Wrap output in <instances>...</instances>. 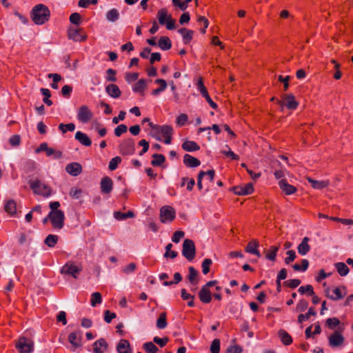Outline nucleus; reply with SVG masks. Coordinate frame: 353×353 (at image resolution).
<instances>
[{
    "mask_svg": "<svg viewBox=\"0 0 353 353\" xmlns=\"http://www.w3.org/2000/svg\"><path fill=\"white\" fill-rule=\"evenodd\" d=\"M31 14L34 23L42 25L49 20L50 12L46 6L39 3L32 8Z\"/></svg>",
    "mask_w": 353,
    "mask_h": 353,
    "instance_id": "f257e3e1",
    "label": "nucleus"
},
{
    "mask_svg": "<svg viewBox=\"0 0 353 353\" xmlns=\"http://www.w3.org/2000/svg\"><path fill=\"white\" fill-rule=\"evenodd\" d=\"M48 218H50V223L54 229L61 230L63 228L65 215L63 211H50Z\"/></svg>",
    "mask_w": 353,
    "mask_h": 353,
    "instance_id": "f03ea898",
    "label": "nucleus"
},
{
    "mask_svg": "<svg viewBox=\"0 0 353 353\" xmlns=\"http://www.w3.org/2000/svg\"><path fill=\"white\" fill-rule=\"evenodd\" d=\"M218 283L217 281H210L207 282L202 288H201L198 296L199 300L203 303H209L212 301V292L210 290V288L215 285Z\"/></svg>",
    "mask_w": 353,
    "mask_h": 353,
    "instance_id": "7ed1b4c3",
    "label": "nucleus"
},
{
    "mask_svg": "<svg viewBox=\"0 0 353 353\" xmlns=\"http://www.w3.org/2000/svg\"><path fill=\"white\" fill-rule=\"evenodd\" d=\"M182 254L189 261H191L194 259L196 248L192 240L189 239L184 240L183 243Z\"/></svg>",
    "mask_w": 353,
    "mask_h": 353,
    "instance_id": "20e7f679",
    "label": "nucleus"
},
{
    "mask_svg": "<svg viewBox=\"0 0 353 353\" xmlns=\"http://www.w3.org/2000/svg\"><path fill=\"white\" fill-rule=\"evenodd\" d=\"M30 188L35 194L48 197L52 193V189L48 185L40 181H34L30 183Z\"/></svg>",
    "mask_w": 353,
    "mask_h": 353,
    "instance_id": "39448f33",
    "label": "nucleus"
},
{
    "mask_svg": "<svg viewBox=\"0 0 353 353\" xmlns=\"http://www.w3.org/2000/svg\"><path fill=\"white\" fill-rule=\"evenodd\" d=\"M67 35L69 39L75 42H83L88 38L87 34L83 28H68Z\"/></svg>",
    "mask_w": 353,
    "mask_h": 353,
    "instance_id": "423d86ee",
    "label": "nucleus"
},
{
    "mask_svg": "<svg viewBox=\"0 0 353 353\" xmlns=\"http://www.w3.org/2000/svg\"><path fill=\"white\" fill-rule=\"evenodd\" d=\"M81 270V265H76L73 262L68 261L62 267L61 273L63 274L71 275L74 279H77L78 275Z\"/></svg>",
    "mask_w": 353,
    "mask_h": 353,
    "instance_id": "0eeeda50",
    "label": "nucleus"
},
{
    "mask_svg": "<svg viewBox=\"0 0 353 353\" xmlns=\"http://www.w3.org/2000/svg\"><path fill=\"white\" fill-rule=\"evenodd\" d=\"M20 353H30L33 351L34 343L30 339L21 337L15 345Z\"/></svg>",
    "mask_w": 353,
    "mask_h": 353,
    "instance_id": "6e6552de",
    "label": "nucleus"
},
{
    "mask_svg": "<svg viewBox=\"0 0 353 353\" xmlns=\"http://www.w3.org/2000/svg\"><path fill=\"white\" fill-rule=\"evenodd\" d=\"M119 152L122 155H132L135 152L134 140L131 138L123 140L119 145Z\"/></svg>",
    "mask_w": 353,
    "mask_h": 353,
    "instance_id": "1a4fd4ad",
    "label": "nucleus"
},
{
    "mask_svg": "<svg viewBox=\"0 0 353 353\" xmlns=\"http://www.w3.org/2000/svg\"><path fill=\"white\" fill-rule=\"evenodd\" d=\"M93 117V113L91 110L85 105L79 107L77 113L78 120L83 123H86L90 122Z\"/></svg>",
    "mask_w": 353,
    "mask_h": 353,
    "instance_id": "9d476101",
    "label": "nucleus"
},
{
    "mask_svg": "<svg viewBox=\"0 0 353 353\" xmlns=\"http://www.w3.org/2000/svg\"><path fill=\"white\" fill-rule=\"evenodd\" d=\"M176 216V212L170 206L162 207L160 210V219L162 223L172 222Z\"/></svg>",
    "mask_w": 353,
    "mask_h": 353,
    "instance_id": "9b49d317",
    "label": "nucleus"
},
{
    "mask_svg": "<svg viewBox=\"0 0 353 353\" xmlns=\"http://www.w3.org/2000/svg\"><path fill=\"white\" fill-rule=\"evenodd\" d=\"M344 341L345 338L339 331H335L328 337L329 345L332 347H341L344 343Z\"/></svg>",
    "mask_w": 353,
    "mask_h": 353,
    "instance_id": "f8f14e48",
    "label": "nucleus"
},
{
    "mask_svg": "<svg viewBox=\"0 0 353 353\" xmlns=\"http://www.w3.org/2000/svg\"><path fill=\"white\" fill-rule=\"evenodd\" d=\"M196 87L202 96L206 99L210 107L213 109H216L217 108V105L212 100L211 97H210L208 90L203 84V79L201 77L199 79L196 83Z\"/></svg>",
    "mask_w": 353,
    "mask_h": 353,
    "instance_id": "ddd939ff",
    "label": "nucleus"
},
{
    "mask_svg": "<svg viewBox=\"0 0 353 353\" xmlns=\"http://www.w3.org/2000/svg\"><path fill=\"white\" fill-rule=\"evenodd\" d=\"M330 288H327L325 290L326 296L332 300L337 301L343 299L346 295V288L345 286L336 287L333 290V293L335 296L329 294Z\"/></svg>",
    "mask_w": 353,
    "mask_h": 353,
    "instance_id": "4468645a",
    "label": "nucleus"
},
{
    "mask_svg": "<svg viewBox=\"0 0 353 353\" xmlns=\"http://www.w3.org/2000/svg\"><path fill=\"white\" fill-rule=\"evenodd\" d=\"M233 192L236 195H248L254 192L253 185L251 183L243 185H237L233 187Z\"/></svg>",
    "mask_w": 353,
    "mask_h": 353,
    "instance_id": "2eb2a0df",
    "label": "nucleus"
},
{
    "mask_svg": "<svg viewBox=\"0 0 353 353\" xmlns=\"http://www.w3.org/2000/svg\"><path fill=\"white\" fill-rule=\"evenodd\" d=\"M100 188L102 194H110L113 188V181L109 176H104L101 179Z\"/></svg>",
    "mask_w": 353,
    "mask_h": 353,
    "instance_id": "dca6fc26",
    "label": "nucleus"
},
{
    "mask_svg": "<svg viewBox=\"0 0 353 353\" xmlns=\"http://www.w3.org/2000/svg\"><path fill=\"white\" fill-rule=\"evenodd\" d=\"M92 346L93 353H104L108 347V344L105 339L101 338L96 341Z\"/></svg>",
    "mask_w": 353,
    "mask_h": 353,
    "instance_id": "f3484780",
    "label": "nucleus"
},
{
    "mask_svg": "<svg viewBox=\"0 0 353 353\" xmlns=\"http://www.w3.org/2000/svg\"><path fill=\"white\" fill-rule=\"evenodd\" d=\"M66 172L72 176H77L82 172V166L79 163H71L66 165Z\"/></svg>",
    "mask_w": 353,
    "mask_h": 353,
    "instance_id": "a211bd4d",
    "label": "nucleus"
},
{
    "mask_svg": "<svg viewBox=\"0 0 353 353\" xmlns=\"http://www.w3.org/2000/svg\"><path fill=\"white\" fill-rule=\"evenodd\" d=\"M173 134V128L170 125H161V135H162L165 140V144H170L172 141V135Z\"/></svg>",
    "mask_w": 353,
    "mask_h": 353,
    "instance_id": "6ab92c4d",
    "label": "nucleus"
},
{
    "mask_svg": "<svg viewBox=\"0 0 353 353\" xmlns=\"http://www.w3.org/2000/svg\"><path fill=\"white\" fill-rule=\"evenodd\" d=\"M283 105H285L290 110H295L298 107L299 103L295 100L292 94H288L283 97Z\"/></svg>",
    "mask_w": 353,
    "mask_h": 353,
    "instance_id": "aec40b11",
    "label": "nucleus"
},
{
    "mask_svg": "<svg viewBox=\"0 0 353 353\" xmlns=\"http://www.w3.org/2000/svg\"><path fill=\"white\" fill-rule=\"evenodd\" d=\"M280 188L286 195H291L297 191L295 186L289 184L286 179H281L279 182Z\"/></svg>",
    "mask_w": 353,
    "mask_h": 353,
    "instance_id": "412c9836",
    "label": "nucleus"
},
{
    "mask_svg": "<svg viewBox=\"0 0 353 353\" xmlns=\"http://www.w3.org/2000/svg\"><path fill=\"white\" fill-rule=\"evenodd\" d=\"M259 243L257 240L253 239L250 241L245 247V252L250 254L256 255L258 257L261 256V254L258 250Z\"/></svg>",
    "mask_w": 353,
    "mask_h": 353,
    "instance_id": "4be33fe9",
    "label": "nucleus"
},
{
    "mask_svg": "<svg viewBox=\"0 0 353 353\" xmlns=\"http://www.w3.org/2000/svg\"><path fill=\"white\" fill-rule=\"evenodd\" d=\"M105 92L112 98H119L121 95V92L119 86L116 84L111 83L105 87Z\"/></svg>",
    "mask_w": 353,
    "mask_h": 353,
    "instance_id": "5701e85b",
    "label": "nucleus"
},
{
    "mask_svg": "<svg viewBox=\"0 0 353 353\" xmlns=\"http://www.w3.org/2000/svg\"><path fill=\"white\" fill-rule=\"evenodd\" d=\"M183 163L188 168H196L201 165V161L198 159L188 154L184 155Z\"/></svg>",
    "mask_w": 353,
    "mask_h": 353,
    "instance_id": "b1692460",
    "label": "nucleus"
},
{
    "mask_svg": "<svg viewBox=\"0 0 353 353\" xmlns=\"http://www.w3.org/2000/svg\"><path fill=\"white\" fill-rule=\"evenodd\" d=\"M68 341L74 348H78L81 346V333L73 332L68 336Z\"/></svg>",
    "mask_w": 353,
    "mask_h": 353,
    "instance_id": "393cba45",
    "label": "nucleus"
},
{
    "mask_svg": "<svg viewBox=\"0 0 353 353\" xmlns=\"http://www.w3.org/2000/svg\"><path fill=\"white\" fill-rule=\"evenodd\" d=\"M75 139L84 146H90L92 144L91 139L88 137V136L80 131L76 132Z\"/></svg>",
    "mask_w": 353,
    "mask_h": 353,
    "instance_id": "a878e982",
    "label": "nucleus"
},
{
    "mask_svg": "<svg viewBox=\"0 0 353 353\" xmlns=\"http://www.w3.org/2000/svg\"><path fill=\"white\" fill-rule=\"evenodd\" d=\"M310 239L308 237H304L301 243L298 245V252L301 255H305L310 250V246L308 243Z\"/></svg>",
    "mask_w": 353,
    "mask_h": 353,
    "instance_id": "bb28decb",
    "label": "nucleus"
},
{
    "mask_svg": "<svg viewBox=\"0 0 353 353\" xmlns=\"http://www.w3.org/2000/svg\"><path fill=\"white\" fill-rule=\"evenodd\" d=\"M117 350L119 353H130L131 349L129 341L125 339L120 340Z\"/></svg>",
    "mask_w": 353,
    "mask_h": 353,
    "instance_id": "cd10ccee",
    "label": "nucleus"
},
{
    "mask_svg": "<svg viewBox=\"0 0 353 353\" xmlns=\"http://www.w3.org/2000/svg\"><path fill=\"white\" fill-rule=\"evenodd\" d=\"M181 147L187 152L198 151L200 149V146L193 141H185Z\"/></svg>",
    "mask_w": 353,
    "mask_h": 353,
    "instance_id": "c85d7f7f",
    "label": "nucleus"
},
{
    "mask_svg": "<svg viewBox=\"0 0 353 353\" xmlns=\"http://www.w3.org/2000/svg\"><path fill=\"white\" fill-rule=\"evenodd\" d=\"M178 32L182 35L185 44L189 43L192 41L194 35L193 30L182 28L179 29Z\"/></svg>",
    "mask_w": 353,
    "mask_h": 353,
    "instance_id": "c756f323",
    "label": "nucleus"
},
{
    "mask_svg": "<svg viewBox=\"0 0 353 353\" xmlns=\"http://www.w3.org/2000/svg\"><path fill=\"white\" fill-rule=\"evenodd\" d=\"M307 179L308 182L310 183L312 187L314 189L321 190L327 188L329 185V182L327 181H316L310 177Z\"/></svg>",
    "mask_w": 353,
    "mask_h": 353,
    "instance_id": "7c9ffc66",
    "label": "nucleus"
},
{
    "mask_svg": "<svg viewBox=\"0 0 353 353\" xmlns=\"http://www.w3.org/2000/svg\"><path fill=\"white\" fill-rule=\"evenodd\" d=\"M188 280L192 285H196L199 283L198 279V272L197 270L192 266L188 268Z\"/></svg>",
    "mask_w": 353,
    "mask_h": 353,
    "instance_id": "2f4dec72",
    "label": "nucleus"
},
{
    "mask_svg": "<svg viewBox=\"0 0 353 353\" xmlns=\"http://www.w3.org/2000/svg\"><path fill=\"white\" fill-rule=\"evenodd\" d=\"M149 126L151 128L150 134L158 141H161V125L149 123Z\"/></svg>",
    "mask_w": 353,
    "mask_h": 353,
    "instance_id": "473e14b6",
    "label": "nucleus"
},
{
    "mask_svg": "<svg viewBox=\"0 0 353 353\" xmlns=\"http://www.w3.org/2000/svg\"><path fill=\"white\" fill-rule=\"evenodd\" d=\"M4 209L10 215H14L17 213L16 202L12 199L8 200L4 206Z\"/></svg>",
    "mask_w": 353,
    "mask_h": 353,
    "instance_id": "72a5a7b5",
    "label": "nucleus"
},
{
    "mask_svg": "<svg viewBox=\"0 0 353 353\" xmlns=\"http://www.w3.org/2000/svg\"><path fill=\"white\" fill-rule=\"evenodd\" d=\"M158 45L161 50H168L172 47V42L169 37H161L159 40Z\"/></svg>",
    "mask_w": 353,
    "mask_h": 353,
    "instance_id": "f704fd0d",
    "label": "nucleus"
},
{
    "mask_svg": "<svg viewBox=\"0 0 353 353\" xmlns=\"http://www.w3.org/2000/svg\"><path fill=\"white\" fill-rule=\"evenodd\" d=\"M146 88V81L142 79L139 80L138 82L134 85L132 90L134 92H139L143 95V92Z\"/></svg>",
    "mask_w": 353,
    "mask_h": 353,
    "instance_id": "c9c22d12",
    "label": "nucleus"
},
{
    "mask_svg": "<svg viewBox=\"0 0 353 353\" xmlns=\"http://www.w3.org/2000/svg\"><path fill=\"white\" fill-rule=\"evenodd\" d=\"M279 336L285 345H289L292 343V336L284 330L279 331Z\"/></svg>",
    "mask_w": 353,
    "mask_h": 353,
    "instance_id": "e433bc0d",
    "label": "nucleus"
},
{
    "mask_svg": "<svg viewBox=\"0 0 353 353\" xmlns=\"http://www.w3.org/2000/svg\"><path fill=\"white\" fill-rule=\"evenodd\" d=\"M167 314L166 312H161L157 321V327L159 329H164L167 327Z\"/></svg>",
    "mask_w": 353,
    "mask_h": 353,
    "instance_id": "4c0bfd02",
    "label": "nucleus"
},
{
    "mask_svg": "<svg viewBox=\"0 0 353 353\" xmlns=\"http://www.w3.org/2000/svg\"><path fill=\"white\" fill-rule=\"evenodd\" d=\"M335 267L336 268L338 273L341 276H346L350 271L349 268L347 266V265L342 262L335 263Z\"/></svg>",
    "mask_w": 353,
    "mask_h": 353,
    "instance_id": "58836bf2",
    "label": "nucleus"
},
{
    "mask_svg": "<svg viewBox=\"0 0 353 353\" xmlns=\"http://www.w3.org/2000/svg\"><path fill=\"white\" fill-rule=\"evenodd\" d=\"M168 10L166 8H161L157 12V18L161 25H165L168 19Z\"/></svg>",
    "mask_w": 353,
    "mask_h": 353,
    "instance_id": "ea45409f",
    "label": "nucleus"
},
{
    "mask_svg": "<svg viewBox=\"0 0 353 353\" xmlns=\"http://www.w3.org/2000/svg\"><path fill=\"white\" fill-rule=\"evenodd\" d=\"M279 250V246H271L265 254V258L270 261H274Z\"/></svg>",
    "mask_w": 353,
    "mask_h": 353,
    "instance_id": "a19ab883",
    "label": "nucleus"
},
{
    "mask_svg": "<svg viewBox=\"0 0 353 353\" xmlns=\"http://www.w3.org/2000/svg\"><path fill=\"white\" fill-rule=\"evenodd\" d=\"M316 313L314 307H310L308 312L304 314H301L298 316L299 323H302L304 321L308 320L311 316H316Z\"/></svg>",
    "mask_w": 353,
    "mask_h": 353,
    "instance_id": "79ce46f5",
    "label": "nucleus"
},
{
    "mask_svg": "<svg viewBox=\"0 0 353 353\" xmlns=\"http://www.w3.org/2000/svg\"><path fill=\"white\" fill-rule=\"evenodd\" d=\"M308 266H309V261L307 259H302L301 265H299L298 263H295L292 267L294 271L305 272L307 270Z\"/></svg>",
    "mask_w": 353,
    "mask_h": 353,
    "instance_id": "37998d69",
    "label": "nucleus"
},
{
    "mask_svg": "<svg viewBox=\"0 0 353 353\" xmlns=\"http://www.w3.org/2000/svg\"><path fill=\"white\" fill-rule=\"evenodd\" d=\"M181 298L183 300L188 301L187 305L189 307L194 306V296L193 295H191L190 294L188 293L185 289L181 290Z\"/></svg>",
    "mask_w": 353,
    "mask_h": 353,
    "instance_id": "c03bdc74",
    "label": "nucleus"
},
{
    "mask_svg": "<svg viewBox=\"0 0 353 353\" xmlns=\"http://www.w3.org/2000/svg\"><path fill=\"white\" fill-rule=\"evenodd\" d=\"M152 161H151V164L153 166H160L165 161V158L163 154H154L152 155Z\"/></svg>",
    "mask_w": 353,
    "mask_h": 353,
    "instance_id": "a18cd8bd",
    "label": "nucleus"
},
{
    "mask_svg": "<svg viewBox=\"0 0 353 353\" xmlns=\"http://www.w3.org/2000/svg\"><path fill=\"white\" fill-rule=\"evenodd\" d=\"M58 236L54 234H49L46 238L44 243L50 248H54L58 241Z\"/></svg>",
    "mask_w": 353,
    "mask_h": 353,
    "instance_id": "49530a36",
    "label": "nucleus"
},
{
    "mask_svg": "<svg viewBox=\"0 0 353 353\" xmlns=\"http://www.w3.org/2000/svg\"><path fill=\"white\" fill-rule=\"evenodd\" d=\"M114 216L117 220H123L128 218H132L134 216V214L132 211H128L126 213H123L121 212H114Z\"/></svg>",
    "mask_w": 353,
    "mask_h": 353,
    "instance_id": "de8ad7c7",
    "label": "nucleus"
},
{
    "mask_svg": "<svg viewBox=\"0 0 353 353\" xmlns=\"http://www.w3.org/2000/svg\"><path fill=\"white\" fill-rule=\"evenodd\" d=\"M119 13L116 8H112L106 14V18L108 21L114 22L119 19Z\"/></svg>",
    "mask_w": 353,
    "mask_h": 353,
    "instance_id": "09e8293b",
    "label": "nucleus"
},
{
    "mask_svg": "<svg viewBox=\"0 0 353 353\" xmlns=\"http://www.w3.org/2000/svg\"><path fill=\"white\" fill-rule=\"evenodd\" d=\"M143 347L147 353H157L159 351L158 347L152 342L145 343Z\"/></svg>",
    "mask_w": 353,
    "mask_h": 353,
    "instance_id": "8fccbe9b",
    "label": "nucleus"
},
{
    "mask_svg": "<svg viewBox=\"0 0 353 353\" xmlns=\"http://www.w3.org/2000/svg\"><path fill=\"white\" fill-rule=\"evenodd\" d=\"M172 248V243H168L165 247V252L164 254V257L165 258H171L174 259L177 256L178 253L176 251H172L171 249Z\"/></svg>",
    "mask_w": 353,
    "mask_h": 353,
    "instance_id": "3c124183",
    "label": "nucleus"
},
{
    "mask_svg": "<svg viewBox=\"0 0 353 353\" xmlns=\"http://www.w3.org/2000/svg\"><path fill=\"white\" fill-rule=\"evenodd\" d=\"M41 92L44 96L43 102L49 106L52 105V101L50 99L51 97L50 91L47 88H41Z\"/></svg>",
    "mask_w": 353,
    "mask_h": 353,
    "instance_id": "603ef678",
    "label": "nucleus"
},
{
    "mask_svg": "<svg viewBox=\"0 0 353 353\" xmlns=\"http://www.w3.org/2000/svg\"><path fill=\"white\" fill-rule=\"evenodd\" d=\"M341 323L339 319L336 317L329 318L326 320L325 324L330 330H334L336 326Z\"/></svg>",
    "mask_w": 353,
    "mask_h": 353,
    "instance_id": "864d4df0",
    "label": "nucleus"
},
{
    "mask_svg": "<svg viewBox=\"0 0 353 353\" xmlns=\"http://www.w3.org/2000/svg\"><path fill=\"white\" fill-rule=\"evenodd\" d=\"M102 302V296L99 292H94L91 295L90 303L91 305L94 307L97 304H100Z\"/></svg>",
    "mask_w": 353,
    "mask_h": 353,
    "instance_id": "5fc2aeb1",
    "label": "nucleus"
},
{
    "mask_svg": "<svg viewBox=\"0 0 353 353\" xmlns=\"http://www.w3.org/2000/svg\"><path fill=\"white\" fill-rule=\"evenodd\" d=\"M59 129L63 132L65 133L67 131L72 132L75 129V125L72 123L63 124L60 123L59 125Z\"/></svg>",
    "mask_w": 353,
    "mask_h": 353,
    "instance_id": "6e6d98bb",
    "label": "nucleus"
},
{
    "mask_svg": "<svg viewBox=\"0 0 353 353\" xmlns=\"http://www.w3.org/2000/svg\"><path fill=\"white\" fill-rule=\"evenodd\" d=\"M121 162V159L119 157H115L112 158L109 162L108 168L110 170L113 171L116 170L118 167V165Z\"/></svg>",
    "mask_w": 353,
    "mask_h": 353,
    "instance_id": "4d7b16f0",
    "label": "nucleus"
},
{
    "mask_svg": "<svg viewBox=\"0 0 353 353\" xmlns=\"http://www.w3.org/2000/svg\"><path fill=\"white\" fill-rule=\"evenodd\" d=\"M298 291L301 294H304L306 292H307L308 295H310V296H312V295L314 294L313 287L311 285H304V286H301L299 288Z\"/></svg>",
    "mask_w": 353,
    "mask_h": 353,
    "instance_id": "13d9d810",
    "label": "nucleus"
},
{
    "mask_svg": "<svg viewBox=\"0 0 353 353\" xmlns=\"http://www.w3.org/2000/svg\"><path fill=\"white\" fill-rule=\"evenodd\" d=\"M46 155L48 157L53 156L54 159H59L62 157V152L59 150H54L52 148H48Z\"/></svg>",
    "mask_w": 353,
    "mask_h": 353,
    "instance_id": "bf43d9fd",
    "label": "nucleus"
},
{
    "mask_svg": "<svg viewBox=\"0 0 353 353\" xmlns=\"http://www.w3.org/2000/svg\"><path fill=\"white\" fill-rule=\"evenodd\" d=\"M212 263V261L210 259H205L202 262V272L204 274H207L210 272V265Z\"/></svg>",
    "mask_w": 353,
    "mask_h": 353,
    "instance_id": "052dcab7",
    "label": "nucleus"
},
{
    "mask_svg": "<svg viewBox=\"0 0 353 353\" xmlns=\"http://www.w3.org/2000/svg\"><path fill=\"white\" fill-rule=\"evenodd\" d=\"M283 284L290 288L294 289L298 287L301 284V280L299 279H290L283 283Z\"/></svg>",
    "mask_w": 353,
    "mask_h": 353,
    "instance_id": "680f3d73",
    "label": "nucleus"
},
{
    "mask_svg": "<svg viewBox=\"0 0 353 353\" xmlns=\"http://www.w3.org/2000/svg\"><path fill=\"white\" fill-rule=\"evenodd\" d=\"M174 281H165L163 282V285H165V286H168V285H172L173 284L179 283L182 280V276H181V274L179 273V272H176L174 274Z\"/></svg>",
    "mask_w": 353,
    "mask_h": 353,
    "instance_id": "e2e57ef3",
    "label": "nucleus"
},
{
    "mask_svg": "<svg viewBox=\"0 0 353 353\" xmlns=\"http://www.w3.org/2000/svg\"><path fill=\"white\" fill-rule=\"evenodd\" d=\"M210 351L212 353H219L220 352V340L215 339L212 342L210 346Z\"/></svg>",
    "mask_w": 353,
    "mask_h": 353,
    "instance_id": "0e129e2a",
    "label": "nucleus"
},
{
    "mask_svg": "<svg viewBox=\"0 0 353 353\" xmlns=\"http://www.w3.org/2000/svg\"><path fill=\"white\" fill-rule=\"evenodd\" d=\"M106 73H107V77H106L107 81H111V82H115L117 81V78H116L117 71L115 70L109 68L107 70Z\"/></svg>",
    "mask_w": 353,
    "mask_h": 353,
    "instance_id": "69168bd1",
    "label": "nucleus"
},
{
    "mask_svg": "<svg viewBox=\"0 0 353 353\" xmlns=\"http://www.w3.org/2000/svg\"><path fill=\"white\" fill-rule=\"evenodd\" d=\"M308 306V302L305 299H301L296 307V312H304Z\"/></svg>",
    "mask_w": 353,
    "mask_h": 353,
    "instance_id": "338daca9",
    "label": "nucleus"
},
{
    "mask_svg": "<svg viewBox=\"0 0 353 353\" xmlns=\"http://www.w3.org/2000/svg\"><path fill=\"white\" fill-rule=\"evenodd\" d=\"M243 351L241 347L239 345L229 346L225 353H241Z\"/></svg>",
    "mask_w": 353,
    "mask_h": 353,
    "instance_id": "774afa93",
    "label": "nucleus"
}]
</instances>
